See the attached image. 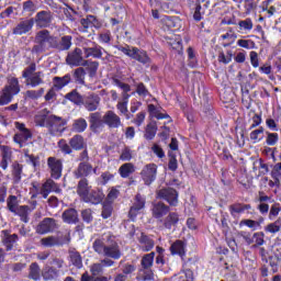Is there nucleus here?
<instances>
[{
	"label": "nucleus",
	"mask_w": 281,
	"mask_h": 281,
	"mask_svg": "<svg viewBox=\"0 0 281 281\" xmlns=\"http://www.w3.org/2000/svg\"><path fill=\"white\" fill-rule=\"evenodd\" d=\"M92 249L99 256H105V258H112V260L122 258V249L113 236H108L105 241L104 238L95 239L92 244Z\"/></svg>",
	"instance_id": "1"
},
{
	"label": "nucleus",
	"mask_w": 281,
	"mask_h": 281,
	"mask_svg": "<svg viewBox=\"0 0 281 281\" xmlns=\"http://www.w3.org/2000/svg\"><path fill=\"white\" fill-rule=\"evenodd\" d=\"M56 36L47 30H41L35 34L32 54H45L48 49H54V41Z\"/></svg>",
	"instance_id": "2"
},
{
	"label": "nucleus",
	"mask_w": 281,
	"mask_h": 281,
	"mask_svg": "<svg viewBox=\"0 0 281 281\" xmlns=\"http://www.w3.org/2000/svg\"><path fill=\"white\" fill-rule=\"evenodd\" d=\"M113 85H115V87H119V89H122L121 99L116 104V109L121 113V115H127L128 100L131 98V94H128V92L131 91V86L128 83L120 81V79H113Z\"/></svg>",
	"instance_id": "3"
},
{
	"label": "nucleus",
	"mask_w": 281,
	"mask_h": 281,
	"mask_svg": "<svg viewBox=\"0 0 281 281\" xmlns=\"http://www.w3.org/2000/svg\"><path fill=\"white\" fill-rule=\"evenodd\" d=\"M22 76L25 78L26 85L30 87H38L45 82L43 80V78H45V74H43V71L36 72V64H31L26 67L23 70Z\"/></svg>",
	"instance_id": "4"
},
{
	"label": "nucleus",
	"mask_w": 281,
	"mask_h": 281,
	"mask_svg": "<svg viewBox=\"0 0 281 281\" xmlns=\"http://www.w3.org/2000/svg\"><path fill=\"white\" fill-rule=\"evenodd\" d=\"M69 243H71V236L69 234L57 236L50 235L47 237H43L40 240V245L47 248L63 247V245H69Z\"/></svg>",
	"instance_id": "5"
},
{
	"label": "nucleus",
	"mask_w": 281,
	"mask_h": 281,
	"mask_svg": "<svg viewBox=\"0 0 281 281\" xmlns=\"http://www.w3.org/2000/svg\"><path fill=\"white\" fill-rule=\"evenodd\" d=\"M66 125L67 121H65L63 117L49 115L46 128H48L50 135H54L55 137H60V135L65 133Z\"/></svg>",
	"instance_id": "6"
},
{
	"label": "nucleus",
	"mask_w": 281,
	"mask_h": 281,
	"mask_svg": "<svg viewBox=\"0 0 281 281\" xmlns=\"http://www.w3.org/2000/svg\"><path fill=\"white\" fill-rule=\"evenodd\" d=\"M103 122L104 126H108L110 130H117L124 126V123H122V117H120L113 110H109L103 114Z\"/></svg>",
	"instance_id": "7"
},
{
	"label": "nucleus",
	"mask_w": 281,
	"mask_h": 281,
	"mask_svg": "<svg viewBox=\"0 0 281 281\" xmlns=\"http://www.w3.org/2000/svg\"><path fill=\"white\" fill-rule=\"evenodd\" d=\"M158 199H164L169 205L177 207L179 203V193L172 188H165L157 191Z\"/></svg>",
	"instance_id": "8"
},
{
	"label": "nucleus",
	"mask_w": 281,
	"mask_h": 281,
	"mask_svg": "<svg viewBox=\"0 0 281 281\" xmlns=\"http://www.w3.org/2000/svg\"><path fill=\"white\" fill-rule=\"evenodd\" d=\"M55 229H58V223L52 217L44 218L35 227L36 234H41L42 236L45 234H52Z\"/></svg>",
	"instance_id": "9"
},
{
	"label": "nucleus",
	"mask_w": 281,
	"mask_h": 281,
	"mask_svg": "<svg viewBox=\"0 0 281 281\" xmlns=\"http://www.w3.org/2000/svg\"><path fill=\"white\" fill-rule=\"evenodd\" d=\"M140 177L145 186H151L157 179V166L155 164H148L143 167Z\"/></svg>",
	"instance_id": "10"
},
{
	"label": "nucleus",
	"mask_w": 281,
	"mask_h": 281,
	"mask_svg": "<svg viewBox=\"0 0 281 281\" xmlns=\"http://www.w3.org/2000/svg\"><path fill=\"white\" fill-rule=\"evenodd\" d=\"M47 166L50 172L52 179L58 180L63 177V160L56 157L47 158Z\"/></svg>",
	"instance_id": "11"
},
{
	"label": "nucleus",
	"mask_w": 281,
	"mask_h": 281,
	"mask_svg": "<svg viewBox=\"0 0 281 281\" xmlns=\"http://www.w3.org/2000/svg\"><path fill=\"white\" fill-rule=\"evenodd\" d=\"M82 48L76 47L74 50L69 52L66 56V63L70 67H82L85 64V56H82Z\"/></svg>",
	"instance_id": "12"
},
{
	"label": "nucleus",
	"mask_w": 281,
	"mask_h": 281,
	"mask_svg": "<svg viewBox=\"0 0 281 281\" xmlns=\"http://www.w3.org/2000/svg\"><path fill=\"white\" fill-rule=\"evenodd\" d=\"M33 21L36 27H49V25H52V21H54V14L52 13V11H40L36 13Z\"/></svg>",
	"instance_id": "13"
},
{
	"label": "nucleus",
	"mask_w": 281,
	"mask_h": 281,
	"mask_svg": "<svg viewBox=\"0 0 281 281\" xmlns=\"http://www.w3.org/2000/svg\"><path fill=\"white\" fill-rule=\"evenodd\" d=\"M100 95L97 93H90L83 97L81 104L85 106L86 111L92 113L93 111H98L100 106Z\"/></svg>",
	"instance_id": "14"
},
{
	"label": "nucleus",
	"mask_w": 281,
	"mask_h": 281,
	"mask_svg": "<svg viewBox=\"0 0 281 281\" xmlns=\"http://www.w3.org/2000/svg\"><path fill=\"white\" fill-rule=\"evenodd\" d=\"M91 172H95V169H93V165L89 161H83L79 162L72 175L75 179H87V177H89Z\"/></svg>",
	"instance_id": "15"
},
{
	"label": "nucleus",
	"mask_w": 281,
	"mask_h": 281,
	"mask_svg": "<svg viewBox=\"0 0 281 281\" xmlns=\"http://www.w3.org/2000/svg\"><path fill=\"white\" fill-rule=\"evenodd\" d=\"M32 27H34V18L31 19H21L20 22L13 27V34L15 36H23V34H27V32H32Z\"/></svg>",
	"instance_id": "16"
},
{
	"label": "nucleus",
	"mask_w": 281,
	"mask_h": 281,
	"mask_svg": "<svg viewBox=\"0 0 281 281\" xmlns=\"http://www.w3.org/2000/svg\"><path fill=\"white\" fill-rule=\"evenodd\" d=\"M74 37L71 35H64L58 40V37H55L53 43V49H57V52H69L71 49V45Z\"/></svg>",
	"instance_id": "17"
},
{
	"label": "nucleus",
	"mask_w": 281,
	"mask_h": 281,
	"mask_svg": "<svg viewBox=\"0 0 281 281\" xmlns=\"http://www.w3.org/2000/svg\"><path fill=\"white\" fill-rule=\"evenodd\" d=\"M102 46L98 45L95 42H91V45L82 46L83 58H102Z\"/></svg>",
	"instance_id": "18"
},
{
	"label": "nucleus",
	"mask_w": 281,
	"mask_h": 281,
	"mask_svg": "<svg viewBox=\"0 0 281 281\" xmlns=\"http://www.w3.org/2000/svg\"><path fill=\"white\" fill-rule=\"evenodd\" d=\"M144 207H146V198L137 193L130 209V218H135L139 214V210H144Z\"/></svg>",
	"instance_id": "19"
},
{
	"label": "nucleus",
	"mask_w": 281,
	"mask_h": 281,
	"mask_svg": "<svg viewBox=\"0 0 281 281\" xmlns=\"http://www.w3.org/2000/svg\"><path fill=\"white\" fill-rule=\"evenodd\" d=\"M89 122H90V128L94 133H97V131L104 128V116H102L100 112L90 113Z\"/></svg>",
	"instance_id": "20"
},
{
	"label": "nucleus",
	"mask_w": 281,
	"mask_h": 281,
	"mask_svg": "<svg viewBox=\"0 0 281 281\" xmlns=\"http://www.w3.org/2000/svg\"><path fill=\"white\" fill-rule=\"evenodd\" d=\"M269 201H271V198L265 194V192L260 191L256 202L258 203L257 210L260 214H262V216L269 214Z\"/></svg>",
	"instance_id": "21"
},
{
	"label": "nucleus",
	"mask_w": 281,
	"mask_h": 281,
	"mask_svg": "<svg viewBox=\"0 0 281 281\" xmlns=\"http://www.w3.org/2000/svg\"><path fill=\"white\" fill-rule=\"evenodd\" d=\"M188 244L181 239L173 241L169 248L171 256H180V258L186 257V248Z\"/></svg>",
	"instance_id": "22"
},
{
	"label": "nucleus",
	"mask_w": 281,
	"mask_h": 281,
	"mask_svg": "<svg viewBox=\"0 0 281 281\" xmlns=\"http://www.w3.org/2000/svg\"><path fill=\"white\" fill-rule=\"evenodd\" d=\"M50 192H60V188L54 180L47 179L40 190V194H42L43 199H47Z\"/></svg>",
	"instance_id": "23"
},
{
	"label": "nucleus",
	"mask_w": 281,
	"mask_h": 281,
	"mask_svg": "<svg viewBox=\"0 0 281 281\" xmlns=\"http://www.w3.org/2000/svg\"><path fill=\"white\" fill-rule=\"evenodd\" d=\"M168 212H170V206L166 205L164 202L153 203L151 214L154 218H164Z\"/></svg>",
	"instance_id": "24"
},
{
	"label": "nucleus",
	"mask_w": 281,
	"mask_h": 281,
	"mask_svg": "<svg viewBox=\"0 0 281 281\" xmlns=\"http://www.w3.org/2000/svg\"><path fill=\"white\" fill-rule=\"evenodd\" d=\"M0 153L2 157V160L0 161V168H2V170H8V166H10V162L12 161V148L2 145L0 147Z\"/></svg>",
	"instance_id": "25"
},
{
	"label": "nucleus",
	"mask_w": 281,
	"mask_h": 281,
	"mask_svg": "<svg viewBox=\"0 0 281 281\" xmlns=\"http://www.w3.org/2000/svg\"><path fill=\"white\" fill-rule=\"evenodd\" d=\"M132 58L134 60H137L142 65H145L146 67H150V57L148 56V53L146 50H142L139 48H134V54L132 55Z\"/></svg>",
	"instance_id": "26"
},
{
	"label": "nucleus",
	"mask_w": 281,
	"mask_h": 281,
	"mask_svg": "<svg viewBox=\"0 0 281 281\" xmlns=\"http://www.w3.org/2000/svg\"><path fill=\"white\" fill-rule=\"evenodd\" d=\"M7 91L13 95L21 93V86L19 85V79L16 77L9 76L7 78V85L4 87Z\"/></svg>",
	"instance_id": "27"
},
{
	"label": "nucleus",
	"mask_w": 281,
	"mask_h": 281,
	"mask_svg": "<svg viewBox=\"0 0 281 281\" xmlns=\"http://www.w3.org/2000/svg\"><path fill=\"white\" fill-rule=\"evenodd\" d=\"M91 192V186H89V180L87 178H81L77 184V194H79L82 200L87 199Z\"/></svg>",
	"instance_id": "28"
},
{
	"label": "nucleus",
	"mask_w": 281,
	"mask_h": 281,
	"mask_svg": "<svg viewBox=\"0 0 281 281\" xmlns=\"http://www.w3.org/2000/svg\"><path fill=\"white\" fill-rule=\"evenodd\" d=\"M103 200H104V192H102V190L92 191L90 194L88 193V195H86V198L83 199L86 203H92L93 205H98V203H102Z\"/></svg>",
	"instance_id": "29"
},
{
	"label": "nucleus",
	"mask_w": 281,
	"mask_h": 281,
	"mask_svg": "<svg viewBox=\"0 0 281 281\" xmlns=\"http://www.w3.org/2000/svg\"><path fill=\"white\" fill-rule=\"evenodd\" d=\"M13 139L15 144H19L20 148H23V146L27 144L30 139H32V132L30 130L24 132H19L14 135Z\"/></svg>",
	"instance_id": "30"
},
{
	"label": "nucleus",
	"mask_w": 281,
	"mask_h": 281,
	"mask_svg": "<svg viewBox=\"0 0 281 281\" xmlns=\"http://www.w3.org/2000/svg\"><path fill=\"white\" fill-rule=\"evenodd\" d=\"M69 145L72 150H82L87 148V143H85V138L82 135H75L72 138L69 139Z\"/></svg>",
	"instance_id": "31"
},
{
	"label": "nucleus",
	"mask_w": 281,
	"mask_h": 281,
	"mask_svg": "<svg viewBox=\"0 0 281 281\" xmlns=\"http://www.w3.org/2000/svg\"><path fill=\"white\" fill-rule=\"evenodd\" d=\"M177 223H179V213L177 212L169 213L162 220V225L166 227V229H172V227L177 226Z\"/></svg>",
	"instance_id": "32"
},
{
	"label": "nucleus",
	"mask_w": 281,
	"mask_h": 281,
	"mask_svg": "<svg viewBox=\"0 0 281 281\" xmlns=\"http://www.w3.org/2000/svg\"><path fill=\"white\" fill-rule=\"evenodd\" d=\"M138 241L143 251H150L155 247V240L144 233L140 234Z\"/></svg>",
	"instance_id": "33"
},
{
	"label": "nucleus",
	"mask_w": 281,
	"mask_h": 281,
	"mask_svg": "<svg viewBox=\"0 0 281 281\" xmlns=\"http://www.w3.org/2000/svg\"><path fill=\"white\" fill-rule=\"evenodd\" d=\"M61 218L64 223L76 224L78 223V211L75 209H68L64 211Z\"/></svg>",
	"instance_id": "34"
},
{
	"label": "nucleus",
	"mask_w": 281,
	"mask_h": 281,
	"mask_svg": "<svg viewBox=\"0 0 281 281\" xmlns=\"http://www.w3.org/2000/svg\"><path fill=\"white\" fill-rule=\"evenodd\" d=\"M71 82V75L67 74L64 77H54L53 85L54 88L60 91V89L67 87Z\"/></svg>",
	"instance_id": "35"
},
{
	"label": "nucleus",
	"mask_w": 281,
	"mask_h": 281,
	"mask_svg": "<svg viewBox=\"0 0 281 281\" xmlns=\"http://www.w3.org/2000/svg\"><path fill=\"white\" fill-rule=\"evenodd\" d=\"M13 214H15V216H20V221H22V223H30V205H20Z\"/></svg>",
	"instance_id": "36"
},
{
	"label": "nucleus",
	"mask_w": 281,
	"mask_h": 281,
	"mask_svg": "<svg viewBox=\"0 0 281 281\" xmlns=\"http://www.w3.org/2000/svg\"><path fill=\"white\" fill-rule=\"evenodd\" d=\"M48 120H49V114L47 110H42L34 117V122L36 126H42L46 128H47Z\"/></svg>",
	"instance_id": "37"
},
{
	"label": "nucleus",
	"mask_w": 281,
	"mask_h": 281,
	"mask_svg": "<svg viewBox=\"0 0 281 281\" xmlns=\"http://www.w3.org/2000/svg\"><path fill=\"white\" fill-rule=\"evenodd\" d=\"M133 172H135V165L131 162L123 164L119 168V175L122 177V179H128Z\"/></svg>",
	"instance_id": "38"
},
{
	"label": "nucleus",
	"mask_w": 281,
	"mask_h": 281,
	"mask_svg": "<svg viewBox=\"0 0 281 281\" xmlns=\"http://www.w3.org/2000/svg\"><path fill=\"white\" fill-rule=\"evenodd\" d=\"M81 67H86L90 78H93V76L98 74V67H100V63L86 59Z\"/></svg>",
	"instance_id": "39"
},
{
	"label": "nucleus",
	"mask_w": 281,
	"mask_h": 281,
	"mask_svg": "<svg viewBox=\"0 0 281 281\" xmlns=\"http://www.w3.org/2000/svg\"><path fill=\"white\" fill-rule=\"evenodd\" d=\"M249 210H251V204L237 203L229 206L232 216H236V214H243V212Z\"/></svg>",
	"instance_id": "40"
},
{
	"label": "nucleus",
	"mask_w": 281,
	"mask_h": 281,
	"mask_svg": "<svg viewBox=\"0 0 281 281\" xmlns=\"http://www.w3.org/2000/svg\"><path fill=\"white\" fill-rule=\"evenodd\" d=\"M137 280L138 281L155 280V272H153V270L150 268H148V269L143 268L138 271Z\"/></svg>",
	"instance_id": "41"
},
{
	"label": "nucleus",
	"mask_w": 281,
	"mask_h": 281,
	"mask_svg": "<svg viewBox=\"0 0 281 281\" xmlns=\"http://www.w3.org/2000/svg\"><path fill=\"white\" fill-rule=\"evenodd\" d=\"M87 120L80 117L74 121L72 123V131L75 133H85L87 131Z\"/></svg>",
	"instance_id": "42"
},
{
	"label": "nucleus",
	"mask_w": 281,
	"mask_h": 281,
	"mask_svg": "<svg viewBox=\"0 0 281 281\" xmlns=\"http://www.w3.org/2000/svg\"><path fill=\"white\" fill-rule=\"evenodd\" d=\"M69 258L74 267H77V269H82V257L80 256V252L76 250H70Z\"/></svg>",
	"instance_id": "43"
},
{
	"label": "nucleus",
	"mask_w": 281,
	"mask_h": 281,
	"mask_svg": "<svg viewBox=\"0 0 281 281\" xmlns=\"http://www.w3.org/2000/svg\"><path fill=\"white\" fill-rule=\"evenodd\" d=\"M29 278L35 281L41 280V267H38V263L36 262L31 263L29 268Z\"/></svg>",
	"instance_id": "44"
},
{
	"label": "nucleus",
	"mask_w": 281,
	"mask_h": 281,
	"mask_svg": "<svg viewBox=\"0 0 281 281\" xmlns=\"http://www.w3.org/2000/svg\"><path fill=\"white\" fill-rule=\"evenodd\" d=\"M42 277L44 280H55L58 278V270L54 267H46L42 271Z\"/></svg>",
	"instance_id": "45"
},
{
	"label": "nucleus",
	"mask_w": 281,
	"mask_h": 281,
	"mask_svg": "<svg viewBox=\"0 0 281 281\" xmlns=\"http://www.w3.org/2000/svg\"><path fill=\"white\" fill-rule=\"evenodd\" d=\"M21 175H23V165L19 162H13L12 177H13L14 183H19V181H21Z\"/></svg>",
	"instance_id": "46"
},
{
	"label": "nucleus",
	"mask_w": 281,
	"mask_h": 281,
	"mask_svg": "<svg viewBox=\"0 0 281 281\" xmlns=\"http://www.w3.org/2000/svg\"><path fill=\"white\" fill-rule=\"evenodd\" d=\"M66 100H69L70 102H74V104H77V106H80L82 104V100L85 97L80 95L78 91L72 90L71 92L67 93L65 95Z\"/></svg>",
	"instance_id": "47"
},
{
	"label": "nucleus",
	"mask_w": 281,
	"mask_h": 281,
	"mask_svg": "<svg viewBox=\"0 0 281 281\" xmlns=\"http://www.w3.org/2000/svg\"><path fill=\"white\" fill-rule=\"evenodd\" d=\"M155 262V252H149L143 256L140 265L143 269H150Z\"/></svg>",
	"instance_id": "48"
},
{
	"label": "nucleus",
	"mask_w": 281,
	"mask_h": 281,
	"mask_svg": "<svg viewBox=\"0 0 281 281\" xmlns=\"http://www.w3.org/2000/svg\"><path fill=\"white\" fill-rule=\"evenodd\" d=\"M12 98H14V94L9 92L8 89L3 88L0 92V106L10 104V102H12Z\"/></svg>",
	"instance_id": "49"
},
{
	"label": "nucleus",
	"mask_w": 281,
	"mask_h": 281,
	"mask_svg": "<svg viewBox=\"0 0 281 281\" xmlns=\"http://www.w3.org/2000/svg\"><path fill=\"white\" fill-rule=\"evenodd\" d=\"M155 135H157V122H151L145 130V139H155Z\"/></svg>",
	"instance_id": "50"
},
{
	"label": "nucleus",
	"mask_w": 281,
	"mask_h": 281,
	"mask_svg": "<svg viewBox=\"0 0 281 281\" xmlns=\"http://www.w3.org/2000/svg\"><path fill=\"white\" fill-rule=\"evenodd\" d=\"M281 229V217H279L277 221L273 223L268 224L265 227V232H268V234H278Z\"/></svg>",
	"instance_id": "51"
},
{
	"label": "nucleus",
	"mask_w": 281,
	"mask_h": 281,
	"mask_svg": "<svg viewBox=\"0 0 281 281\" xmlns=\"http://www.w3.org/2000/svg\"><path fill=\"white\" fill-rule=\"evenodd\" d=\"M7 207H8L9 212H12V214L14 212H16L18 207H20L19 206V198H16V195H10L7 199Z\"/></svg>",
	"instance_id": "52"
},
{
	"label": "nucleus",
	"mask_w": 281,
	"mask_h": 281,
	"mask_svg": "<svg viewBox=\"0 0 281 281\" xmlns=\"http://www.w3.org/2000/svg\"><path fill=\"white\" fill-rule=\"evenodd\" d=\"M98 23V19H95L94 15H88L87 18H83L80 20V24L85 30H89L92 25H95Z\"/></svg>",
	"instance_id": "53"
},
{
	"label": "nucleus",
	"mask_w": 281,
	"mask_h": 281,
	"mask_svg": "<svg viewBox=\"0 0 281 281\" xmlns=\"http://www.w3.org/2000/svg\"><path fill=\"white\" fill-rule=\"evenodd\" d=\"M87 75V72L85 71V68L79 67L77 69H75L74 71V78L76 80V82H78L79 85H85V76Z\"/></svg>",
	"instance_id": "54"
},
{
	"label": "nucleus",
	"mask_w": 281,
	"mask_h": 281,
	"mask_svg": "<svg viewBox=\"0 0 281 281\" xmlns=\"http://www.w3.org/2000/svg\"><path fill=\"white\" fill-rule=\"evenodd\" d=\"M252 240L255 243V245H252L254 249H256V247H262V245H265V233H255L252 235Z\"/></svg>",
	"instance_id": "55"
},
{
	"label": "nucleus",
	"mask_w": 281,
	"mask_h": 281,
	"mask_svg": "<svg viewBox=\"0 0 281 281\" xmlns=\"http://www.w3.org/2000/svg\"><path fill=\"white\" fill-rule=\"evenodd\" d=\"M239 30H244V32H251L254 30V22L250 18H247L246 20H240L238 22Z\"/></svg>",
	"instance_id": "56"
},
{
	"label": "nucleus",
	"mask_w": 281,
	"mask_h": 281,
	"mask_svg": "<svg viewBox=\"0 0 281 281\" xmlns=\"http://www.w3.org/2000/svg\"><path fill=\"white\" fill-rule=\"evenodd\" d=\"M268 212H269L268 218L270 221H273V218H278V216L281 212L280 203L272 204Z\"/></svg>",
	"instance_id": "57"
},
{
	"label": "nucleus",
	"mask_w": 281,
	"mask_h": 281,
	"mask_svg": "<svg viewBox=\"0 0 281 281\" xmlns=\"http://www.w3.org/2000/svg\"><path fill=\"white\" fill-rule=\"evenodd\" d=\"M135 87L136 93L140 98H147V95H150V92L148 91V88H146V85H144V82L136 83Z\"/></svg>",
	"instance_id": "58"
},
{
	"label": "nucleus",
	"mask_w": 281,
	"mask_h": 281,
	"mask_svg": "<svg viewBox=\"0 0 281 281\" xmlns=\"http://www.w3.org/2000/svg\"><path fill=\"white\" fill-rule=\"evenodd\" d=\"M58 148L64 153V155H71L74 153L71 145L67 144V140L65 139H60L58 142Z\"/></svg>",
	"instance_id": "59"
},
{
	"label": "nucleus",
	"mask_w": 281,
	"mask_h": 281,
	"mask_svg": "<svg viewBox=\"0 0 281 281\" xmlns=\"http://www.w3.org/2000/svg\"><path fill=\"white\" fill-rule=\"evenodd\" d=\"M168 156H169L168 168L169 170H171V172H175L178 168L177 154H175V151H169Z\"/></svg>",
	"instance_id": "60"
},
{
	"label": "nucleus",
	"mask_w": 281,
	"mask_h": 281,
	"mask_svg": "<svg viewBox=\"0 0 281 281\" xmlns=\"http://www.w3.org/2000/svg\"><path fill=\"white\" fill-rule=\"evenodd\" d=\"M237 45L244 49H256V42L251 40H238Z\"/></svg>",
	"instance_id": "61"
},
{
	"label": "nucleus",
	"mask_w": 281,
	"mask_h": 281,
	"mask_svg": "<svg viewBox=\"0 0 281 281\" xmlns=\"http://www.w3.org/2000/svg\"><path fill=\"white\" fill-rule=\"evenodd\" d=\"M267 138H266V144L268 146H276V144H278V140L280 139V136L278 135V133H271V132H267Z\"/></svg>",
	"instance_id": "62"
},
{
	"label": "nucleus",
	"mask_w": 281,
	"mask_h": 281,
	"mask_svg": "<svg viewBox=\"0 0 281 281\" xmlns=\"http://www.w3.org/2000/svg\"><path fill=\"white\" fill-rule=\"evenodd\" d=\"M16 240H19V236L16 234L7 236L3 239V243H4L8 251H10V249H12V247H13L14 243H16Z\"/></svg>",
	"instance_id": "63"
},
{
	"label": "nucleus",
	"mask_w": 281,
	"mask_h": 281,
	"mask_svg": "<svg viewBox=\"0 0 281 281\" xmlns=\"http://www.w3.org/2000/svg\"><path fill=\"white\" fill-rule=\"evenodd\" d=\"M178 279H179L180 281H193V280H194V273L192 272V270L187 269V270H183V271L179 274Z\"/></svg>",
	"instance_id": "64"
}]
</instances>
